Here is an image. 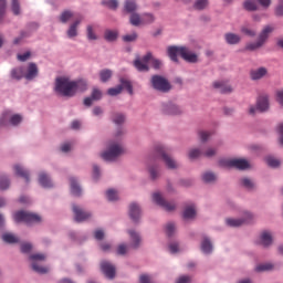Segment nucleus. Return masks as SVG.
Returning a JSON list of instances; mask_svg holds the SVG:
<instances>
[{
  "mask_svg": "<svg viewBox=\"0 0 283 283\" xmlns=\"http://www.w3.org/2000/svg\"><path fill=\"white\" fill-rule=\"evenodd\" d=\"M87 90V80H75L70 81L66 77H59L55 82V92L62 96L72 97L75 96L77 92H85Z\"/></svg>",
  "mask_w": 283,
  "mask_h": 283,
  "instance_id": "f257e3e1",
  "label": "nucleus"
},
{
  "mask_svg": "<svg viewBox=\"0 0 283 283\" xmlns=\"http://www.w3.org/2000/svg\"><path fill=\"white\" fill-rule=\"evenodd\" d=\"M167 52L169 59L175 63H178V55L188 63H198V55L189 51V49L186 46H169Z\"/></svg>",
  "mask_w": 283,
  "mask_h": 283,
  "instance_id": "f03ea898",
  "label": "nucleus"
},
{
  "mask_svg": "<svg viewBox=\"0 0 283 283\" xmlns=\"http://www.w3.org/2000/svg\"><path fill=\"white\" fill-rule=\"evenodd\" d=\"M149 62L151 63L154 70H160V67H163V62L155 59L151 53H147L142 59L137 57L134 61V67H136L138 72H149Z\"/></svg>",
  "mask_w": 283,
  "mask_h": 283,
  "instance_id": "7ed1b4c3",
  "label": "nucleus"
},
{
  "mask_svg": "<svg viewBox=\"0 0 283 283\" xmlns=\"http://www.w3.org/2000/svg\"><path fill=\"white\" fill-rule=\"evenodd\" d=\"M125 154V148L120 144V142H111L108 145V149L102 153V158L112 163L118 158V156H123Z\"/></svg>",
  "mask_w": 283,
  "mask_h": 283,
  "instance_id": "20e7f679",
  "label": "nucleus"
},
{
  "mask_svg": "<svg viewBox=\"0 0 283 283\" xmlns=\"http://www.w3.org/2000/svg\"><path fill=\"white\" fill-rule=\"evenodd\" d=\"M275 30L273 25H266L263 28L261 33L259 34V39L254 43H249L245 45V50H249L250 52H254V50H260L262 45L266 43V40L272 34V32Z\"/></svg>",
  "mask_w": 283,
  "mask_h": 283,
  "instance_id": "39448f33",
  "label": "nucleus"
},
{
  "mask_svg": "<svg viewBox=\"0 0 283 283\" xmlns=\"http://www.w3.org/2000/svg\"><path fill=\"white\" fill-rule=\"evenodd\" d=\"M15 222H24V224H36L41 222V216L29 211H18L13 214Z\"/></svg>",
  "mask_w": 283,
  "mask_h": 283,
  "instance_id": "423d86ee",
  "label": "nucleus"
},
{
  "mask_svg": "<svg viewBox=\"0 0 283 283\" xmlns=\"http://www.w3.org/2000/svg\"><path fill=\"white\" fill-rule=\"evenodd\" d=\"M155 151H156L157 156H159V158H161V160H164V163H165L166 167H168V169H177L178 163H176V160H174V158H171V156H169V153H168L167 148H165V146L157 145L155 147Z\"/></svg>",
  "mask_w": 283,
  "mask_h": 283,
  "instance_id": "0eeeda50",
  "label": "nucleus"
},
{
  "mask_svg": "<svg viewBox=\"0 0 283 283\" xmlns=\"http://www.w3.org/2000/svg\"><path fill=\"white\" fill-rule=\"evenodd\" d=\"M150 83L154 90H157L158 92H169L171 90L169 81L160 75H153Z\"/></svg>",
  "mask_w": 283,
  "mask_h": 283,
  "instance_id": "6e6552de",
  "label": "nucleus"
},
{
  "mask_svg": "<svg viewBox=\"0 0 283 283\" xmlns=\"http://www.w3.org/2000/svg\"><path fill=\"white\" fill-rule=\"evenodd\" d=\"M221 167H234V169H249V161L245 159H221L219 161Z\"/></svg>",
  "mask_w": 283,
  "mask_h": 283,
  "instance_id": "1a4fd4ad",
  "label": "nucleus"
},
{
  "mask_svg": "<svg viewBox=\"0 0 283 283\" xmlns=\"http://www.w3.org/2000/svg\"><path fill=\"white\" fill-rule=\"evenodd\" d=\"M30 260L33 261L32 270L35 271V273H40L42 275L48 273V271H49L48 268L39 266V263H36V262L45 261V254H43V253L32 254V255H30Z\"/></svg>",
  "mask_w": 283,
  "mask_h": 283,
  "instance_id": "9d476101",
  "label": "nucleus"
},
{
  "mask_svg": "<svg viewBox=\"0 0 283 283\" xmlns=\"http://www.w3.org/2000/svg\"><path fill=\"white\" fill-rule=\"evenodd\" d=\"M153 200L154 202H156V205L165 209V211H174V209H176V205L166 201L165 198H163V195H160L159 192L153 193Z\"/></svg>",
  "mask_w": 283,
  "mask_h": 283,
  "instance_id": "9b49d317",
  "label": "nucleus"
},
{
  "mask_svg": "<svg viewBox=\"0 0 283 283\" xmlns=\"http://www.w3.org/2000/svg\"><path fill=\"white\" fill-rule=\"evenodd\" d=\"M73 213L75 222H85V220H90L92 218V213L83 210V208L73 205Z\"/></svg>",
  "mask_w": 283,
  "mask_h": 283,
  "instance_id": "f8f14e48",
  "label": "nucleus"
},
{
  "mask_svg": "<svg viewBox=\"0 0 283 283\" xmlns=\"http://www.w3.org/2000/svg\"><path fill=\"white\" fill-rule=\"evenodd\" d=\"M101 271L108 277V280H114V277H116V266L107 261L101 262Z\"/></svg>",
  "mask_w": 283,
  "mask_h": 283,
  "instance_id": "ddd939ff",
  "label": "nucleus"
},
{
  "mask_svg": "<svg viewBox=\"0 0 283 283\" xmlns=\"http://www.w3.org/2000/svg\"><path fill=\"white\" fill-rule=\"evenodd\" d=\"M253 220V214L245 212V219H227L228 227H242V224H249Z\"/></svg>",
  "mask_w": 283,
  "mask_h": 283,
  "instance_id": "4468645a",
  "label": "nucleus"
},
{
  "mask_svg": "<svg viewBox=\"0 0 283 283\" xmlns=\"http://www.w3.org/2000/svg\"><path fill=\"white\" fill-rule=\"evenodd\" d=\"M128 213L133 222H138L142 216L140 206L136 202L130 203Z\"/></svg>",
  "mask_w": 283,
  "mask_h": 283,
  "instance_id": "2eb2a0df",
  "label": "nucleus"
},
{
  "mask_svg": "<svg viewBox=\"0 0 283 283\" xmlns=\"http://www.w3.org/2000/svg\"><path fill=\"white\" fill-rule=\"evenodd\" d=\"M36 76H39V66L31 62L28 65L24 78H27V81H32L33 78H36Z\"/></svg>",
  "mask_w": 283,
  "mask_h": 283,
  "instance_id": "dca6fc26",
  "label": "nucleus"
},
{
  "mask_svg": "<svg viewBox=\"0 0 283 283\" xmlns=\"http://www.w3.org/2000/svg\"><path fill=\"white\" fill-rule=\"evenodd\" d=\"M256 107L259 112H266V109H269V95L263 94L259 96Z\"/></svg>",
  "mask_w": 283,
  "mask_h": 283,
  "instance_id": "f3484780",
  "label": "nucleus"
},
{
  "mask_svg": "<svg viewBox=\"0 0 283 283\" xmlns=\"http://www.w3.org/2000/svg\"><path fill=\"white\" fill-rule=\"evenodd\" d=\"M213 87L214 90H219V92H221V94H231V92H233V88H231V86L229 84H227V82H214L213 83Z\"/></svg>",
  "mask_w": 283,
  "mask_h": 283,
  "instance_id": "a211bd4d",
  "label": "nucleus"
},
{
  "mask_svg": "<svg viewBox=\"0 0 283 283\" xmlns=\"http://www.w3.org/2000/svg\"><path fill=\"white\" fill-rule=\"evenodd\" d=\"M164 113L168 116H178V114H182V111L176 104H168L164 107Z\"/></svg>",
  "mask_w": 283,
  "mask_h": 283,
  "instance_id": "6ab92c4d",
  "label": "nucleus"
},
{
  "mask_svg": "<svg viewBox=\"0 0 283 283\" xmlns=\"http://www.w3.org/2000/svg\"><path fill=\"white\" fill-rule=\"evenodd\" d=\"M128 234L130 235V240H132V249H138V247H140V234H138V232L134 231V230H129Z\"/></svg>",
  "mask_w": 283,
  "mask_h": 283,
  "instance_id": "aec40b11",
  "label": "nucleus"
},
{
  "mask_svg": "<svg viewBox=\"0 0 283 283\" xmlns=\"http://www.w3.org/2000/svg\"><path fill=\"white\" fill-rule=\"evenodd\" d=\"M124 10L125 12H128V14H134V12L138 10V4H136V1L134 0H126L124 3Z\"/></svg>",
  "mask_w": 283,
  "mask_h": 283,
  "instance_id": "412c9836",
  "label": "nucleus"
},
{
  "mask_svg": "<svg viewBox=\"0 0 283 283\" xmlns=\"http://www.w3.org/2000/svg\"><path fill=\"white\" fill-rule=\"evenodd\" d=\"M14 171L18 176H20V178H24L25 182H30V172H28V170H25L23 167L15 165Z\"/></svg>",
  "mask_w": 283,
  "mask_h": 283,
  "instance_id": "4be33fe9",
  "label": "nucleus"
},
{
  "mask_svg": "<svg viewBox=\"0 0 283 283\" xmlns=\"http://www.w3.org/2000/svg\"><path fill=\"white\" fill-rule=\"evenodd\" d=\"M201 251L203 253H211V251H213V244L211 243V240L207 237H203V240L201 241Z\"/></svg>",
  "mask_w": 283,
  "mask_h": 283,
  "instance_id": "5701e85b",
  "label": "nucleus"
},
{
  "mask_svg": "<svg viewBox=\"0 0 283 283\" xmlns=\"http://www.w3.org/2000/svg\"><path fill=\"white\" fill-rule=\"evenodd\" d=\"M81 21H82V19H77V20H75V22L73 24L70 25V28L67 30V36L70 39H74V36H76L78 34V32L76 31V28H78V25H81Z\"/></svg>",
  "mask_w": 283,
  "mask_h": 283,
  "instance_id": "b1692460",
  "label": "nucleus"
},
{
  "mask_svg": "<svg viewBox=\"0 0 283 283\" xmlns=\"http://www.w3.org/2000/svg\"><path fill=\"white\" fill-rule=\"evenodd\" d=\"M261 244L263 247H271V244H273V237L271 235V232L264 231L261 233Z\"/></svg>",
  "mask_w": 283,
  "mask_h": 283,
  "instance_id": "393cba45",
  "label": "nucleus"
},
{
  "mask_svg": "<svg viewBox=\"0 0 283 283\" xmlns=\"http://www.w3.org/2000/svg\"><path fill=\"white\" fill-rule=\"evenodd\" d=\"M39 182L42 187L50 188L52 187V179L44 172H41L39 176Z\"/></svg>",
  "mask_w": 283,
  "mask_h": 283,
  "instance_id": "a878e982",
  "label": "nucleus"
},
{
  "mask_svg": "<svg viewBox=\"0 0 283 283\" xmlns=\"http://www.w3.org/2000/svg\"><path fill=\"white\" fill-rule=\"evenodd\" d=\"M263 76H266V70L264 67H260L251 72L252 81H260Z\"/></svg>",
  "mask_w": 283,
  "mask_h": 283,
  "instance_id": "bb28decb",
  "label": "nucleus"
},
{
  "mask_svg": "<svg viewBox=\"0 0 283 283\" xmlns=\"http://www.w3.org/2000/svg\"><path fill=\"white\" fill-rule=\"evenodd\" d=\"M71 182V193L73 196H81L82 190H81V186H78V182L76 181V179H74V177H72L70 179Z\"/></svg>",
  "mask_w": 283,
  "mask_h": 283,
  "instance_id": "cd10ccee",
  "label": "nucleus"
},
{
  "mask_svg": "<svg viewBox=\"0 0 283 283\" xmlns=\"http://www.w3.org/2000/svg\"><path fill=\"white\" fill-rule=\"evenodd\" d=\"M243 8L248 10V12H254V10H258V0H245Z\"/></svg>",
  "mask_w": 283,
  "mask_h": 283,
  "instance_id": "c85d7f7f",
  "label": "nucleus"
},
{
  "mask_svg": "<svg viewBox=\"0 0 283 283\" xmlns=\"http://www.w3.org/2000/svg\"><path fill=\"white\" fill-rule=\"evenodd\" d=\"M2 240L7 242V244H17L19 242V238L12 233L2 234Z\"/></svg>",
  "mask_w": 283,
  "mask_h": 283,
  "instance_id": "c756f323",
  "label": "nucleus"
},
{
  "mask_svg": "<svg viewBox=\"0 0 283 283\" xmlns=\"http://www.w3.org/2000/svg\"><path fill=\"white\" fill-rule=\"evenodd\" d=\"M129 22H130V25H135V27L144 24L143 18H140V14L138 13H132L129 18Z\"/></svg>",
  "mask_w": 283,
  "mask_h": 283,
  "instance_id": "7c9ffc66",
  "label": "nucleus"
},
{
  "mask_svg": "<svg viewBox=\"0 0 283 283\" xmlns=\"http://www.w3.org/2000/svg\"><path fill=\"white\" fill-rule=\"evenodd\" d=\"M226 41L229 43V45H235L240 41V35L235 33H227Z\"/></svg>",
  "mask_w": 283,
  "mask_h": 283,
  "instance_id": "2f4dec72",
  "label": "nucleus"
},
{
  "mask_svg": "<svg viewBox=\"0 0 283 283\" xmlns=\"http://www.w3.org/2000/svg\"><path fill=\"white\" fill-rule=\"evenodd\" d=\"M104 39L108 42L116 41L118 39V31L106 30L104 32Z\"/></svg>",
  "mask_w": 283,
  "mask_h": 283,
  "instance_id": "473e14b6",
  "label": "nucleus"
},
{
  "mask_svg": "<svg viewBox=\"0 0 283 283\" xmlns=\"http://www.w3.org/2000/svg\"><path fill=\"white\" fill-rule=\"evenodd\" d=\"M112 78V70L104 69L99 72V80L102 83H107Z\"/></svg>",
  "mask_w": 283,
  "mask_h": 283,
  "instance_id": "72a5a7b5",
  "label": "nucleus"
},
{
  "mask_svg": "<svg viewBox=\"0 0 283 283\" xmlns=\"http://www.w3.org/2000/svg\"><path fill=\"white\" fill-rule=\"evenodd\" d=\"M185 220H191V218H196V208L193 206H189L184 211Z\"/></svg>",
  "mask_w": 283,
  "mask_h": 283,
  "instance_id": "f704fd0d",
  "label": "nucleus"
},
{
  "mask_svg": "<svg viewBox=\"0 0 283 283\" xmlns=\"http://www.w3.org/2000/svg\"><path fill=\"white\" fill-rule=\"evenodd\" d=\"M11 10L15 17L21 14V2L19 0H11Z\"/></svg>",
  "mask_w": 283,
  "mask_h": 283,
  "instance_id": "c9c22d12",
  "label": "nucleus"
},
{
  "mask_svg": "<svg viewBox=\"0 0 283 283\" xmlns=\"http://www.w3.org/2000/svg\"><path fill=\"white\" fill-rule=\"evenodd\" d=\"M102 6H105L109 10H116L118 8V0H103Z\"/></svg>",
  "mask_w": 283,
  "mask_h": 283,
  "instance_id": "e433bc0d",
  "label": "nucleus"
},
{
  "mask_svg": "<svg viewBox=\"0 0 283 283\" xmlns=\"http://www.w3.org/2000/svg\"><path fill=\"white\" fill-rule=\"evenodd\" d=\"M72 17H74V13L72 11H64L61 13L60 15V21L61 23H67L70 19H72Z\"/></svg>",
  "mask_w": 283,
  "mask_h": 283,
  "instance_id": "4c0bfd02",
  "label": "nucleus"
},
{
  "mask_svg": "<svg viewBox=\"0 0 283 283\" xmlns=\"http://www.w3.org/2000/svg\"><path fill=\"white\" fill-rule=\"evenodd\" d=\"M120 83H122V85H120L122 90L124 87L125 90H127L128 94H130V95L134 94V87L132 86V82H129L125 78H122Z\"/></svg>",
  "mask_w": 283,
  "mask_h": 283,
  "instance_id": "58836bf2",
  "label": "nucleus"
},
{
  "mask_svg": "<svg viewBox=\"0 0 283 283\" xmlns=\"http://www.w3.org/2000/svg\"><path fill=\"white\" fill-rule=\"evenodd\" d=\"M209 6V0H196L193 7L195 10H205Z\"/></svg>",
  "mask_w": 283,
  "mask_h": 283,
  "instance_id": "ea45409f",
  "label": "nucleus"
},
{
  "mask_svg": "<svg viewBox=\"0 0 283 283\" xmlns=\"http://www.w3.org/2000/svg\"><path fill=\"white\" fill-rule=\"evenodd\" d=\"M106 198L111 202H114L115 200H118V192L114 189H109L106 191Z\"/></svg>",
  "mask_w": 283,
  "mask_h": 283,
  "instance_id": "a19ab883",
  "label": "nucleus"
},
{
  "mask_svg": "<svg viewBox=\"0 0 283 283\" xmlns=\"http://www.w3.org/2000/svg\"><path fill=\"white\" fill-rule=\"evenodd\" d=\"M7 6H8L7 0H0V23H3V18L6 17Z\"/></svg>",
  "mask_w": 283,
  "mask_h": 283,
  "instance_id": "79ce46f5",
  "label": "nucleus"
},
{
  "mask_svg": "<svg viewBox=\"0 0 283 283\" xmlns=\"http://www.w3.org/2000/svg\"><path fill=\"white\" fill-rule=\"evenodd\" d=\"M86 34H87L88 41H96V39H98V36H96V33L94 32V27L92 25H87Z\"/></svg>",
  "mask_w": 283,
  "mask_h": 283,
  "instance_id": "37998d69",
  "label": "nucleus"
},
{
  "mask_svg": "<svg viewBox=\"0 0 283 283\" xmlns=\"http://www.w3.org/2000/svg\"><path fill=\"white\" fill-rule=\"evenodd\" d=\"M11 76L12 78H15V81H21V77L23 76V69L22 67L13 69L11 71Z\"/></svg>",
  "mask_w": 283,
  "mask_h": 283,
  "instance_id": "c03bdc74",
  "label": "nucleus"
},
{
  "mask_svg": "<svg viewBox=\"0 0 283 283\" xmlns=\"http://www.w3.org/2000/svg\"><path fill=\"white\" fill-rule=\"evenodd\" d=\"M200 156H202V151L198 148L191 149L188 154L190 160H196V158H200Z\"/></svg>",
  "mask_w": 283,
  "mask_h": 283,
  "instance_id": "a18cd8bd",
  "label": "nucleus"
},
{
  "mask_svg": "<svg viewBox=\"0 0 283 283\" xmlns=\"http://www.w3.org/2000/svg\"><path fill=\"white\" fill-rule=\"evenodd\" d=\"M8 187H10V180L8 179V177L1 175L0 176V189L2 191H4V189H8Z\"/></svg>",
  "mask_w": 283,
  "mask_h": 283,
  "instance_id": "49530a36",
  "label": "nucleus"
},
{
  "mask_svg": "<svg viewBox=\"0 0 283 283\" xmlns=\"http://www.w3.org/2000/svg\"><path fill=\"white\" fill-rule=\"evenodd\" d=\"M265 161H266V165H269V167H273L274 169L276 167H280V159H276L274 157H268Z\"/></svg>",
  "mask_w": 283,
  "mask_h": 283,
  "instance_id": "de8ad7c7",
  "label": "nucleus"
},
{
  "mask_svg": "<svg viewBox=\"0 0 283 283\" xmlns=\"http://www.w3.org/2000/svg\"><path fill=\"white\" fill-rule=\"evenodd\" d=\"M123 92V86L118 85L116 87L108 88L107 95L108 96H118Z\"/></svg>",
  "mask_w": 283,
  "mask_h": 283,
  "instance_id": "09e8293b",
  "label": "nucleus"
},
{
  "mask_svg": "<svg viewBox=\"0 0 283 283\" xmlns=\"http://www.w3.org/2000/svg\"><path fill=\"white\" fill-rule=\"evenodd\" d=\"M113 123H115V125H123V123H125V115L116 113L113 116Z\"/></svg>",
  "mask_w": 283,
  "mask_h": 283,
  "instance_id": "8fccbe9b",
  "label": "nucleus"
},
{
  "mask_svg": "<svg viewBox=\"0 0 283 283\" xmlns=\"http://www.w3.org/2000/svg\"><path fill=\"white\" fill-rule=\"evenodd\" d=\"M271 270H273V264H271V263L259 264L255 268V271H258L259 273L262 271H271Z\"/></svg>",
  "mask_w": 283,
  "mask_h": 283,
  "instance_id": "3c124183",
  "label": "nucleus"
},
{
  "mask_svg": "<svg viewBox=\"0 0 283 283\" xmlns=\"http://www.w3.org/2000/svg\"><path fill=\"white\" fill-rule=\"evenodd\" d=\"M203 182H216V175L213 172H206L202 175Z\"/></svg>",
  "mask_w": 283,
  "mask_h": 283,
  "instance_id": "603ef678",
  "label": "nucleus"
},
{
  "mask_svg": "<svg viewBox=\"0 0 283 283\" xmlns=\"http://www.w3.org/2000/svg\"><path fill=\"white\" fill-rule=\"evenodd\" d=\"M166 233H167L168 238H171V235H174V233H176V224L171 223V222L167 223Z\"/></svg>",
  "mask_w": 283,
  "mask_h": 283,
  "instance_id": "864d4df0",
  "label": "nucleus"
},
{
  "mask_svg": "<svg viewBox=\"0 0 283 283\" xmlns=\"http://www.w3.org/2000/svg\"><path fill=\"white\" fill-rule=\"evenodd\" d=\"M91 98H93V101H101V98H103V92L98 88H93Z\"/></svg>",
  "mask_w": 283,
  "mask_h": 283,
  "instance_id": "5fc2aeb1",
  "label": "nucleus"
},
{
  "mask_svg": "<svg viewBox=\"0 0 283 283\" xmlns=\"http://www.w3.org/2000/svg\"><path fill=\"white\" fill-rule=\"evenodd\" d=\"M241 185H243L245 189H253L255 187V184L249 178L241 179Z\"/></svg>",
  "mask_w": 283,
  "mask_h": 283,
  "instance_id": "6e6d98bb",
  "label": "nucleus"
},
{
  "mask_svg": "<svg viewBox=\"0 0 283 283\" xmlns=\"http://www.w3.org/2000/svg\"><path fill=\"white\" fill-rule=\"evenodd\" d=\"M21 120H23V117L19 114L12 115L11 118H10V123L13 126L19 125V123H21Z\"/></svg>",
  "mask_w": 283,
  "mask_h": 283,
  "instance_id": "4d7b16f0",
  "label": "nucleus"
},
{
  "mask_svg": "<svg viewBox=\"0 0 283 283\" xmlns=\"http://www.w3.org/2000/svg\"><path fill=\"white\" fill-rule=\"evenodd\" d=\"M138 39V34L136 33H132V34H127L123 36V41H125V43H132L133 41H136Z\"/></svg>",
  "mask_w": 283,
  "mask_h": 283,
  "instance_id": "13d9d810",
  "label": "nucleus"
},
{
  "mask_svg": "<svg viewBox=\"0 0 283 283\" xmlns=\"http://www.w3.org/2000/svg\"><path fill=\"white\" fill-rule=\"evenodd\" d=\"M241 32L245 34V36H255V31L247 27H242Z\"/></svg>",
  "mask_w": 283,
  "mask_h": 283,
  "instance_id": "bf43d9fd",
  "label": "nucleus"
},
{
  "mask_svg": "<svg viewBox=\"0 0 283 283\" xmlns=\"http://www.w3.org/2000/svg\"><path fill=\"white\" fill-rule=\"evenodd\" d=\"M276 17H283V0H279V4L275 9Z\"/></svg>",
  "mask_w": 283,
  "mask_h": 283,
  "instance_id": "052dcab7",
  "label": "nucleus"
},
{
  "mask_svg": "<svg viewBox=\"0 0 283 283\" xmlns=\"http://www.w3.org/2000/svg\"><path fill=\"white\" fill-rule=\"evenodd\" d=\"M143 23H154V15L150 13H145L143 17Z\"/></svg>",
  "mask_w": 283,
  "mask_h": 283,
  "instance_id": "680f3d73",
  "label": "nucleus"
},
{
  "mask_svg": "<svg viewBox=\"0 0 283 283\" xmlns=\"http://www.w3.org/2000/svg\"><path fill=\"white\" fill-rule=\"evenodd\" d=\"M210 136H211V133L209 132H205V130L199 132V137L202 140V143H207Z\"/></svg>",
  "mask_w": 283,
  "mask_h": 283,
  "instance_id": "e2e57ef3",
  "label": "nucleus"
},
{
  "mask_svg": "<svg viewBox=\"0 0 283 283\" xmlns=\"http://www.w3.org/2000/svg\"><path fill=\"white\" fill-rule=\"evenodd\" d=\"M127 253V245L119 244L117 248V255H125Z\"/></svg>",
  "mask_w": 283,
  "mask_h": 283,
  "instance_id": "0e129e2a",
  "label": "nucleus"
},
{
  "mask_svg": "<svg viewBox=\"0 0 283 283\" xmlns=\"http://www.w3.org/2000/svg\"><path fill=\"white\" fill-rule=\"evenodd\" d=\"M139 283H151V277L147 274H143L139 276Z\"/></svg>",
  "mask_w": 283,
  "mask_h": 283,
  "instance_id": "69168bd1",
  "label": "nucleus"
},
{
  "mask_svg": "<svg viewBox=\"0 0 283 283\" xmlns=\"http://www.w3.org/2000/svg\"><path fill=\"white\" fill-rule=\"evenodd\" d=\"M276 101L283 107V88L276 92Z\"/></svg>",
  "mask_w": 283,
  "mask_h": 283,
  "instance_id": "338daca9",
  "label": "nucleus"
},
{
  "mask_svg": "<svg viewBox=\"0 0 283 283\" xmlns=\"http://www.w3.org/2000/svg\"><path fill=\"white\" fill-rule=\"evenodd\" d=\"M191 282V276H180L177 281V283H190Z\"/></svg>",
  "mask_w": 283,
  "mask_h": 283,
  "instance_id": "774afa93",
  "label": "nucleus"
}]
</instances>
